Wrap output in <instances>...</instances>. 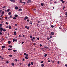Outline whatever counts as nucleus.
Segmentation results:
<instances>
[{
    "instance_id": "1",
    "label": "nucleus",
    "mask_w": 67,
    "mask_h": 67,
    "mask_svg": "<svg viewBox=\"0 0 67 67\" xmlns=\"http://www.w3.org/2000/svg\"><path fill=\"white\" fill-rule=\"evenodd\" d=\"M28 1H27V3H31V2L32 1L31 0H27Z\"/></svg>"
},
{
    "instance_id": "2",
    "label": "nucleus",
    "mask_w": 67,
    "mask_h": 67,
    "mask_svg": "<svg viewBox=\"0 0 67 67\" xmlns=\"http://www.w3.org/2000/svg\"><path fill=\"white\" fill-rule=\"evenodd\" d=\"M28 19V17H27V16H26L25 17V18H24V20H26V19Z\"/></svg>"
},
{
    "instance_id": "3",
    "label": "nucleus",
    "mask_w": 67,
    "mask_h": 67,
    "mask_svg": "<svg viewBox=\"0 0 67 67\" xmlns=\"http://www.w3.org/2000/svg\"><path fill=\"white\" fill-rule=\"evenodd\" d=\"M51 35H54V32H51Z\"/></svg>"
},
{
    "instance_id": "4",
    "label": "nucleus",
    "mask_w": 67,
    "mask_h": 67,
    "mask_svg": "<svg viewBox=\"0 0 67 67\" xmlns=\"http://www.w3.org/2000/svg\"><path fill=\"white\" fill-rule=\"evenodd\" d=\"M31 66V63H29V64H28V67H30Z\"/></svg>"
},
{
    "instance_id": "5",
    "label": "nucleus",
    "mask_w": 67,
    "mask_h": 67,
    "mask_svg": "<svg viewBox=\"0 0 67 67\" xmlns=\"http://www.w3.org/2000/svg\"><path fill=\"white\" fill-rule=\"evenodd\" d=\"M9 30H11V28L12 27H11V26H9Z\"/></svg>"
},
{
    "instance_id": "6",
    "label": "nucleus",
    "mask_w": 67,
    "mask_h": 67,
    "mask_svg": "<svg viewBox=\"0 0 67 67\" xmlns=\"http://www.w3.org/2000/svg\"><path fill=\"white\" fill-rule=\"evenodd\" d=\"M10 1L12 2H15V1L14 0H10Z\"/></svg>"
},
{
    "instance_id": "7",
    "label": "nucleus",
    "mask_w": 67,
    "mask_h": 67,
    "mask_svg": "<svg viewBox=\"0 0 67 67\" xmlns=\"http://www.w3.org/2000/svg\"><path fill=\"white\" fill-rule=\"evenodd\" d=\"M0 31H3V28L1 27H0Z\"/></svg>"
},
{
    "instance_id": "8",
    "label": "nucleus",
    "mask_w": 67,
    "mask_h": 67,
    "mask_svg": "<svg viewBox=\"0 0 67 67\" xmlns=\"http://www.w3.org/2000/svg\"><path fill=\"white\" fill-rule=\"evenodd\" d=\"M15 9L16 10H18V9H19V8H18V7H17V6H16L15 7Z\"/></svg>"
},
{
    "instance_id": "9",
    "label": "nucleus",
    "mask_w": 67,
    "mask_h": 67,
    "mask_svg": "<svg viewBox=\"0 0 67 67\" xmlns=\"http://www.w3.org/2000/svg\"><path fill=\"white\" fill-rule=\"evenodd\" d=\"M12 66H14V63H12Z\"/></svg>"
},
{
    "instance_id": "10",
    "label": "nucleus",
    "mask_w": 67,
    "mask_h": 67,
    "mask_svg": "<svg viewBox=\"0 0 67 67\" xmlns=\"http://www.w3.org/2000/svg\"><path fill=\"white\" fill-rule=\"evenodd\" d=\"M10 9H8L7 10V12H9V11H10Z\"/></svg>"
},
{
    "instance_id": "11",
    "label": "nucleus",
    "mask_w": 67,
    "mask_h": 67,
    "mask_svg": "<svg viewBox=\"0 0 67 67\" xmlns=\"http://www.w3.org/2000/svg\"><path fill=\"white\" fill-rule=\"evenodd\" d=\"M11 43V41H9L8 42V44H10Z\"/></svg>"
},
{
    "instance_id": "12",
    "label": "nucleus",
    "mask_w": 67,
    "mask_h": 67,
    "mask_svg": "<svg viewBox=\"0 0 67 67\" xmlns=\"http://www.w3.org/2000/svg\"><path fill=\"white\" fill-rule=\"evenodd\" d=\"M13 52H17V50H13Z\"/></svg>"
},
{
    "instance_id": "13",
    "label": "nucleus",
    "mask_w": 67,
    "mask_h": 67,
    "mask_svg": "<svg viewBox=\"0 0 67 67\" xmlns=\"http://www.w3.org/2000/svg\"><path fill=\"white\" fill-rule=\"evenodd\" d=\"M51 27H52V28H53L54 27V26L53 25H51Z\"/></svg>"
},
{
    "instance_id": "14",
    "label": "nucleus",
    "mask_w": 67,
    "mask_h": 67,
    "mask_svg": "<svg viewBox=\"0 0 67 67\" xmlns=\"http://www.w3.org/2000/svg\"><path fill=\"white\" fill-rule=\"evenodd\" d=\"M15 17H16V18H17V17H18V15H15Z\"/></svg>"
},
{
    "instance_id": "15",
    "label": "nucleus",
    "mask_w": 67,
    "mask_h": 67,
    "mask_svg": "<svg viewBox=\"0 0 67 67\" xmlns=\"http://www.w3.org/2000/svg\"><path fill=\"white\" fill-rule=\"evenodd\" d=\"M11 12H9L8 13L9 15H11Z\"/></svg>"
},
{
    "instance_id": "16",
    "label": "nucleus",
    "mask_w": 67,
    "mask_h": 67,
    "mask_svg": "<svg viewBox=\"0 0 67 67\" xmlns=\"http://www.w3.org/2000/svg\"><path fill=\"white\" fill-rule=\"evenodd\" d=\"M14 35H16V31H15V32H14Z\"/></svg>"
},
{
    "instance_id": "17",
    "label": "nucleus",
    "mask_w": 67,
    "mask_h": 67,
    "mask_svg": "<svg viewBox=\"0 0 67 67\" xmlns=\"http://www.w3.org/2000/svg\"><path fill=\"white\" fill-rule=\"evenodd\" d=\"M4 12L3 11L2 12V14H4Z\"/></svg>"
},
{
    "instance_id": "18",
    "label": "nucleus",
    "mask_w": 67,
    "mask_h": 67,
    "mask_svg": "<svg viewBox=\"0 0 67 67\" xmlns=\"http://www.w3.org/2000/svg\"><path fill=\"white\" fill-rule=\"evenodd\" d=\"M28 56H29V55L28 54H27L26 55L25 57H27Z\"/></svg>"
},
{
    "instance_id": "19",
    "label": "nucleus",
    "mask_w": 67,
    "mask_h": 67,
    "mask_svg": "<svg viewBox=\"0 0 67 67\" xmlns=\"http://www.w3.org/2000/svg\"><path fill=\"white\" fill-rule=\"evenodd\" d=\"M41 5L42 6H43L44 5V3H42L41 4Z\"/></svg>"
},
{
    "instance_id": "20",
    "label": "nucleus",
    "mask_w": 67,
    "mask_h": 67,
    "mask_svg": "<svg viewBox=\"0 0 67 67\" xmlns=\"http://www.w3.org/2000/svg\"><path fill=\"white\" fill-rule=\"evenodd\" d=\"M41 66H42V67H44V64H41Z\"/></svg>"
},
{
    "instance_id": "21",
    "label": "nucleus",
    "mask_w": 67,
    "mask_h": 67,
    "mask_svg": "<svg viewBox=\"0 0 67 67\" xmlns=\"http://www.w3.org/2000/svg\"><path fill=\"white\" fill-rule=\"evenodd\" d=\"M65 1H63L62 2V3H65Z\"/></svg>"
},
{
    "instance_id": "22",
    "label": "nucleus",
    "mask_w": 67,
    "mask_h": 67,
    "mask_svg": "<svg viewBox=\"0 0 67 67\" xmlns=\"http://www.w3.org/2000/svg\"><path fill=\"white\" fill-rule=\"evenodd\" d=\"M22 3H24V4H25V3H26V2H22Z\"/></svg>"
},
{
    "instance_id": "23",
    "label": "nucleus",
    "mask_w": 67,
    "mask_h": 67,
    "mask_svg": "<svg viewBox=\"0 0 67 67\" xmlns=\"http://www.w3.org/2000/svg\"><path fill=\"white\" fill-rule=\"evenodd\" d=\"M13 42H15V39L14 38L13 40Z\"/></svg>"
},
{
    "instance_id": "24",
    "label": "nucleus",
    "mask_w": 67,
    "mask_h": 67,
    "mask_svg": "<svg viewBox=\"0 0 67 67\" xmlns=\"http://www.w3.org/2000/svg\"><path fill=\"white\" fill-rule=\"evenodd\" d=\"M8 51H11L12 50V49L8 48Z\"/></svg>"
},
{
    "instance_id": "25",
    "label": "nucleus",
    "mask_w": 67,
    "mask_h": 67,
    "mask_svg": "<svg viewBox=\"0 0 67 67\" xmlns=\"http://www.w3.org/2000/svg\"><path fill=\"white\" fill-rule=\"evenodd\" d=\"M2 48H5V46H2Z\"/></svg>"
},
{
    "instance_id": "26",
    "label": "nucleus",
    "mask_w": 67,
    "mask_h": 67,
    "mask_svg": "<svg viewBox=\"0 0 67 67\" xmlns=\"http://www.w3.org/2000/svg\"><path fill=\"white\" fill-rule=\"evenodd\" d=\"M31 40L32 41H34V39H33V38H31Z\"/></svg>"
},
{
    "instance_id": "27",
    "label": "nucleus",
    "mask_w": 67,
    "mask_h": 67,
    "mask_svg": "<svg viewBox=\"0 0 67 67\" xmlns=\"http://www.w3.org/2000/svg\"><path fill=\"white\" fill-rule=\"evenodd\" d=\"M13 19H14V20H15V19H16V18H15V17H13Z\"/></svg>"
},
{
    "instance_id": "28",
    "label": "nucleus",
    "mask_w": 67,
    "mask_h": 67,
    "mask_svg": "<svg viewBox=\"0 0 67 67\" xmlns=\"http://www.w3.org/2000/svg\"><path fill=\"white\" fill-rule=\"evenodd\" d=\"M19 11H21L22 10L21 9H19Z\"/></svg>"
},
{
    "instance_id": "29",
    "label": "nucleus",
    "mask_w": 67,
    "mask_h": 67,
    "mask_svg": "<svg viewBox=\"0 0 67 67\" xmlns=\"http://www.w3.org/2000/svg\"><path fill=\"white\" fill-rule=\"evenodd\" d=\"M9 47H10V48H12V46L9 45Z\"/></svg>"
},
{
    "instance_id": "30",
    "label": "nucleus",
    "mask_w": 67,
    "mask_h": 67,
    "mask_svg": "<svg viewBox=\"0 0 67 67\" xmlns=\"http://www.w3.org/2000/svg\"><path fill=\"white\" fill-rule=\"evenodd\" d=\"M25 59H28V58H27V57H25Z\"/></svg>"
},
{
    "instance_id": "31",
    "label": "nucleus",
    "mask_w": 67,
    "mask_h": 67,
    "mask_svg": "<svg viewBox=\"0 0 67 67\" xmlns=\"http://www.w3.org/2000/svg\"><path fill=\"white\" fill-rule=\"evenodd\" d=\"M20 3H22V0H20Z\"/></svg>"
},
{
    "instance_id": "32",
    "label": "nucleus",
    "mask_w": 67,
    "mask_h": 67,
    "mask_svg": "<svg viewBox=\"0 0 67 67\" xmlns=\"http://www.w3.org/2000/svg\"><path fill=\"white\" fill-rule=\"evenodd\" d=\"M31 65H34L33 62H31Z\"/></svg>"
},
{
    "instance_id": "33",
    "label": "nucleus",
    "mask_w": 67,
    "mask_h": 67,
    "mask_svg": "<svg viewBox=\"0 0 67 67\" xmlns=\"http://www.w3.org/2000/svg\"><path fill=\"white\" fill-rule=\"evenodd\" d=\"M46 56H47V54H46L44 55V57H46Z\"/></svg>"
},
{
    "instance_id": "34",
    "label": "nucleus",
    "mask_w": 67,
    "mask_h": 67,
    "mask_svg": "<svg viewBox=\"0 0 67 67\" xmlns=\"http://www.w3.org/2000/svg\"><path fill=\"white\" fill-rule=\"evenodd\" d=\"M21 37V35H19L18 36V37L19 38Z\"/></svg>"
},
{
    "instance_id": "35",
    "label": "nucleus",
    "mask_w": 67,
    "mask_h": 67,
    "mask_svg": "<svg viewBox=\"0 0 67 67\" xmlns=\"http://www.w3.org/2000/svg\"><path fill=\"white\" fill-rule=\"evenodd\" d=\"M9 56L11 57H12V55H9Z\"/></svg>"
},
{
    "instance_id": "36",
    "label": "nucleus",
    "mask_w": 67,
    "mask_h": 67,
    "mask_svg": "<svg viewBox=\"0 0 67 67\" xmlns=\"http://www.w3.org/2000/svg\"><path fill=\"white\" fill-rule=\"evenodd\" d=\"M10 18H12V15H11L10 16Z\"/></svg>"
},
{
    "instance_id": "37",
    "label": "nucleus",
    "mask_w": 67,
    "mask_h": 67,
    "mask_svg": "<svg viewBox=\"0 0 67 67\" xmlns=\"http://www.w3.org/2000/svg\"><path fill=\"white\" fill-rule=\"evenodd\" d=\"M3 31H4V32H5V31H6V30L4 29L3 30Z\"/></svg>"
},
{
    "instance_id": "38",
    "label": "nucleus",
    "mask_w": 67,
    "mask_h": 67,
    "mask_svg": "<svg viewBox=\"0 0 67 67\" xmlns=\"http://www.w3.org/2000/svg\"><path fill=\"white\" fill-rule=\"evenodd\" d=\"M0 26L1 27H2V24H1L0 25Z\"/></svg>"
},
{
    "instance_id": "39",
    "label": "nucleus",
    "mask_w": 67,
    "mask_h": 67,
    "mask_svg": "<svg viewBox=\"0 0 67 67\" xmlns=\"http://www.w3.org/2000/svg\"><path fill=\"white\" fill-rule=\"evenodd\" d=\"M27 22H29L30 21V20L29 19H28L27 20Z\"/></svg>"
},
{
    "instance_id": "40",
    "label": "nucleus",
    "mask_w": 67,
    "mask_h": 67,
    "mask_svg": "<svg viewBox=\"0 0 67 67\" xmlns=\"http://www.w3.org/2000/svg\"><path fill=\"white\" fill-rule=\"evenodd\" d=\"M37 39H38V40H40V38L39 37L37 38Z\"/></svg>"
},
{
    "instance_id": "41",
    "label": "nucleus",
    "mask_w": 67,
    "mask_h": 67,
    "mask_svg": "<svg viewBox=\"0 0 67 67\" xmlns=\"http://www.w3.org/2000/svg\"><path fill=\"white\" fill-rule=\"evenodd\" d=\"M43 63H44V61H41V64H43Z\"/></svg>"
},
{
    "instance_id": "42",
    "label": "nucleus",
    "mask_w": 67,
    "mask_h": 67,
    "mask_svg": "<svg viewBox=\"0 0 67 67\" xmlns=\"http://www.w3.org/2000/svg\"><path fill=\"white\" fill-rule=\"evenodd\" d=\"M6 24H7V25H8V23L7 22H6Z\"/></svg>"
},
{
    "instance_id": "43",
    "label": "nucleus",
    "mask_w": 67,
    "mask_h": 67,
    "mask_svg": "<svg viewBox=\"0 0 67 67\" xmlns=\"http://www.w3.org/2000/svg\"><path fill=\"white\" fill-rule=\"evenodd\" d=\"M45 48H47V49L48 48L47 47H46V46L45 47Z\"/></svg>"
},
{
    "instance_id": "44",
    "label": "nucleus",
    "mask_w": 67,
    "mask_h": 67,
    "mask_svg": "<svg viewBox=\"0 0 67 67\" xmlns=\"http://www.w3.org/2000/svg\"><path fill=\"white\" fill-rule=\"evenodd\" d=\"M49 39H50V38H49V37L47 38V40H49Z\"/></svg>"
},
{
    "instance_id": "45",
    "label": "nucleus",
    "mask_w": 67,
    "mask_h": 67,
    "mask_svg": "<svg viewBox=\"0 0 67 67\" xmlns=\"http://www.w3.org/2000/svg\"><path fill=\"white\" fill-rule=\"evenodd\" d=\"M7 10H5V12H7Z\"/></svg>"
},
{
    "instance_id": "46",
    "label": "nucleus",
    "mask_w": 67,
    "mask_h": 67,
    "mask_svg": "<svg viewBox=\"0 0 67 67\" xmlns=\"http://www.w3.org/2000/svg\"><path fill=\"white\" fill-rule=\"evenodd\" d=\"M2 16H3V14H2V15H1V17H2Z\"/></svg>"
},
{
    "instance_id": "47",
    "label": "nucleus",
    "mask_w": 67,
    "mask_h": 67,
    "mask_svg": "<svg viewBox=\"0 0 67 67\" xmlns=\"http://www.w3.org/2000/svg\"><path fill=\"white\" fill-rule=\"evenodd\" d=\"M26 53H24V55H26Z\"/></svg>"
},
{
    "instance_id": "48",
    "label": "nucleus",
    "mask_w": 67,
    "mask_h": 67,
    "mask_svg": "<svg viewBox=\"0 0 67 67\" xmlns=\"http://www.w3.org/2000/svg\"><path fill=\"white\" fill-rule=\"evenodd\" d=\"M50 38H52V35L50 37Z\"/></svg>"
},
{
    "instance_id": "49",
    "label": "nucleus",
    "mask_w": 67,
    "mask_h": 67,
    "mask_svg": "<svg viewBox=\"0 0 67 67\" xmlns=\"http://www.w3.org/2000/svg\"><path fill=\"white\" fill-rule=\"evenodd\" d=\"M49 62H50V60H48V62L49 63Z\"/></svg>"
},
{
    "instance_id": "50",
    "label": "nucleus",
    "mask_w": 67,
    "mask_h": 67,
    "mask_svg": "<svg viewBox=\"0 0 67 67\" xmlns=\"http://www.w3.org/2000/svg\"><path fill=\"white\" fill-rule=\"evenodd\" d=\"M0 35H2V33L0 32Z\"/></svg>"
},
{
    "instance_id": "51",
    "label": "nucleus",
    "mask_w": 67,
    "mask_h": 67,
    "mask_svg": "<svg viewBox=\"0 0 67 67\" xmlns=\"http://www.w3.org/2000/svg\"><path fill=\"white\" fill-rule=\"evenodd\" d=\"M35 45H36V43H34V46H35Z\"/></svg>"
},
{
    "instance_id": "52",
    "label": "nucleus",
    "mask_w": 67,
    "mask_h": 67,
    "mask_svg": "<svg viewBox=\"0 0 67 67\" xmlns=\"http://www.w3.org/2000/svg\"><path fill=\"white\" fill-rule=\"evenodd\" d=\"M54 62H55L54 61H53L52 63H53V64H54Z\"/></svg>"
},
{
    "instance_id": "53",
    "label": "nucleus",
    "mask_w": 67,
    "mask_h": 67,
    "mask_svg": "<svg viewBox=\"0 0 67 67\" xmlns=\"http://www.w3.org/2000/svg\"><path fill=\"white\" fill-rule=\"evenodd\" d=\"M15 60L16 61V62H18V60L16 59H15Z\"/></svg>"
},
{
    "instance_id": "54",
    "label": "nucleus",
    "mask_w": 67,
    "mask_h": 67,
    "mask_svg": "<svg viewBox=\"0 0 67 67\" xmlns=\"http://www.w3.org/2000/svg\"><path fill=\"white\" fill-rule=\"evenodd\" d=\"M24 43V42H22V43H21V44H23V43Z\"/></svg>"
},
{
    "instance_id": "55",
    "label": "nucleus",
    "mask_w": 67,
    "mask_h": 67,
    "mask_svg": "<svg viewBox=\"0 0 67 67\" xmlns=\"http://www.w3.org/2000/svg\"><path fill=\"white\" fill-rule=\"evenodd\" d=\"M5 8V6L3 7H2V8L3 9V8Z\"/></svg>"
},
{
    "instance_id": "56",
    "label": "nucleus",
    "mask_w": 67,
    "mask_h": 67,
    "mask_svg": "<svg viewBox=\"0 0 67 67\" xmlns=\"http://www.w3.org/2000/svg\"><path fill=\"white\" fill-rule=\"evenodd\" d=\"M30 38H32V36L31 35L30 36Z\"/></svg>"
},
{
    "instance_id": "57",
    "label": "nucleus",
    "mask_w": 67,
    "mask_h": 67,
    "mask_svg": "<svg viewBox=\"0 0 67 67\" xmlns=\"http://www.w3.org/2000/svg\"><path fill=\"white\" fill-rule=\"evenodd\" d=\"M58 64H59V61H58Z\"/></svg>"
},
{
    "instance_id": "58",
    "label": "nucleus",
    "mask_w": 67,
    "mask_h": 67,
    "mask_svg": "<svg viewBox=\"0 0 67 67\" xmlns=\"http://www.w3.org/2000/svg\"><path fill=\"white\" fill-rule=\"evenodd\" d=\"M29 23V24H32V23Z\"/></svg>"
},
{
    "instance_id": "59",
    "label": "nucleus",
    "mask_w": 67,
    "mask_h": 67,
    "mask_svg": "<svg viewBox=\"0 0 67 67\" xmlns=\"http://www.w3.org/2000/svg\"><path fill=\"white\" fill-rule=\"evenodd\" d=\"M2 12V10H0V13L1 12Z\"/></svg>"
},
{
    "instance_id": "60",
    "label": "nucleus",
    "mask_w": 67,
    "mask_h": 67,
    "mask_svg": "<svg viewBox=\"0 0 67 67\" xmlns=\"http://www.w3.org/2000/svg\"><path fill=\"white\" fill-rule=\"evenodd\" d=\"M65 15H67V12L66 13H65Z\"/></svg>"
},
{
    "instance_id": "61",
    "label": "nucleus",
    "mask_w": 67,
    "mask_h": 67,
    "mask_svg": "<svg viewBox=\"0 0 67 67\" xmlns=\"http://www.w3.org/2000/svg\"><path fill=\"white\" fill-rule=\"evenodd\" d=\"M15 30H16V31H17L18 30V29L17 28H16L15 29Z\"/></svg>"
},
{
    "instance_id": "62",
    "label": "nucleus",
    "mask_w": 67,
    "mask_h": 67,
    "mask_svg": "<svg viewBox=\"0 0 67 67\" xmlns=\"http://www.w3.org/2000/svg\"><path fill=\"white\" fill-rule=\"evenodd\" d=\"M32 38L33 39H35V37H32Z\"/></svg>"
},
{
    "instance_id": "63",
    "label": "nucleus",
    "mask_w": 67,
    "mask_h": 67,
    "mask_svg": "<svg viewBox=\"0 0 67 67\" xmlns=\"http://www.w3.org/2000/svg\"><path fill=\"white\" fill-rule=\"evenodd\" d=\"M6 63H9V61H7V62H6Z\"/></svg>"
},
{
    "instance_id": "64",
    "label": "nucleus",
    "mask_w": 67,
    "mask_h": 67,
    "mask_svg": "<svg viewBox=\"0 0 67 67\" xmlns=\"http://www.w3.org/2000/svg\"><path fill=\"white\" fill-rule=\"evenodd\" d=\"M65 66H66V67H67V64H65Z\"/></svg>"
}]
</instances>
